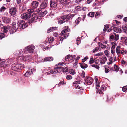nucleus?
<instances>
[{"label": "nucleus", "mask_w": 127, "mask_h": 127, "mask_svg": "<svg viewBox=\"0 0 127 127\" xmlns=\"http://www.w3.org/2000/svg\"><path fill=\"white\" fill-rule=\"evenodd\" d=\"M64 30H63L61 32V33L60 35H63L64 37L63 38V37H61L60 39V40L62 41L64 39H66L67 37L69 36V32L70 31V29L69 28L68 26H65L64 27Z\"/></svg>", "instance_id": "obj_1"}, {"label": "nucleus", "mask_w": 127, "mask_h": 127, "mask_svg": "<svg viewBox=\"0 0 127 127\" xmlns=\"http://www.w3.org/2000/svg\"><path fill=\"white\" fill-rule=\"evenodd\" d=\"M12 69L14 70L17 71L22 70L24 68L23 64L20 63H15L13 64L11 67Z\"/></svg>", "instance_id": "obj_2"}, {"label": "nucleus", "mask_w": 127, "mask_h": 127, "mask_svg": "<svg viewBox=\"0 0 127 127\" xmlns=\"http://www.w3.org/2000/svg\"><path fill=\"white\" fill-rule=\"evenodd\" d=\"M28 12L27 13H23L22 14L21 17L22 19L25 20L28 19L34 11V10L32 9H30L28 10Z\"/></svg>", "instance_id": "obj_3"}, {"label": "nucleus", "mask_w": 127, "mask_h": 127, "mask_svg": "<svg viewBox=\"0 0 127 127\" xmlns=\"http://www.w3.org/2000/svg\"><path fill=\"white\" fill-rule=\"evenodd\" d=\"M35 48L34 46H29L26 47L24 49V53L25 54L32 53L34 52Z\"/></svg>", "instance_id": "obj_4"}, {"label": "nucleus", "mask_w": 127, "mask_h": 127, "mask_svg": "<svg viewBox=\"0 0 127 127\" xmlns=\"http://www.w3.org/2000/svg\"><path fill=\"white\" fill-rule=\"evenodd\" d=\"M37 15L34 13L33 14L32 13L30 17H31V19L28 21V23L30 24L33 22H36L37 19H40L39 16H38L37 17Z\"/></svg>", "instance_id": "obj_5"}, {"label": "nucleus", "mask_w": 127, "mask_h": 127, "mask_svg": "<svg viewBox=\"0 0 127 127\" xmlns=\"http://www.w3.org/2000/svg\"><path fill=\"white\" fill-rule=\"evenodd\" d=\"M18 29H24L27 26V24L23 20H20L17 23Z\"/></svg>", "instance_id": "obj_6"}, {"label": "nucleus", "mask_w": 127, "mask_h": 127, "mask_svg": "<svg viewBox=\"0 0 127 127\" xmlns=\"http://www.w3.org/2000/svg\"><path fill=\"white\" fill-rule=\"evenodd\" d=\"M60 0H51L50 2V5L51 8H56L58 4H59Z\"/></svg>", "instance_id": "obj_7"}, {"label": "nucleus", "mask_w": 127, "mask_h": 127, "mask_svg": "<svg viewBox=\"0 0 127 127\" xmlns=\"http://www.w3.org/2000/svg\"><path fill=\"white\" fill-rule=\"evenodd\" d=\"M109 39L111 41L114 40L117 41L119 39V35L116 34L115 33H113L110 34Z\"/></svg>", "instance_id": "obj_8"}, {"label": "nucleus", "mask_w": 127, "mask_h": 127, "mask_svg": "<svg viewBox=\"0 0 127 127\" xmlns=\"http://www.w3.org/2000/svg\"><path fill=\"white\" fill-rule=\"evenodd\" d=\"M17 11V8L15 7H12L10 9L9 13L11 16L15 17L16 15V13Z\"/></svg>", "instance_id": "obj_9"}, {"label": "nucleus", "mask_w": 127, "mask_h": 127, "mask_svg": "<svg viewBox=\"0 0 127 127\" xmlns=\"http://www.w3.org/2000/svg\"><path fill=\"white\" fill-rule=\"evenodd\" d=\"M12 26L10 28V32L11 34H13L16 31V27L15 25L16 23L14 22L12 23Z\"/></svg>", "instance_id": "obj_10"}, {"label": "nucleus", "mask_w": 127, "mask_h": 127, "mask_svg": "<svg viewBox=\"0 0 127 127\" xmlns=\"http://www.w3.org/2000/svg\"><path fill=\"white\" fill-rule=\"evenodd\" d=\"M104 0H95V2L94 3L93 5L97 7L99 6V8L101 7L100 4H103L104 3Z\"/></svg>", "instance_id": "obj_11"}, {"label": "nucleus", "mask_w": 127, "mask_h": 127, "mask_svg": "<svg viewBox=\"0 0 127 127\" xmlns=\"http://www.w3.org/2000/svg\"><path fill=\"white\" fill-rule=\"evenodd\" d=\"M76 57V56L74 55H70L69 54L67 55L65 57L64 59L65 61L64 62H68L70 60H72L74 58H75Z\"/></svg>", "instance_id": "obj_12"}, {"label": "nucleus", "mask_w": 127, "mask_h": 127, "mask_svg": "<svg viewBox=\"0 0 127 127\" xmlns=\"http://www.w3.org/2000/svg\"><path fill=\"white\" fill-rule=\"evenodd\" d=\"M2 20L3 22L5 23L9 24L10 23L11 19L8 17H4L2 18Z\"/></svg>", "instance_id": "obj_13"}, {"label": "nucleus", "mask_w": 127, "mask_h": 127, "mask_svg": "<svg viewBox=\"0 0 127 127\" xmlns=\"http://www.w3.org/2000/svg\"><path fill=\"white\" fill-rule=\"evenodd\" d=\"M48 0H45L42 2L40 5V7L41 9H44L46 8L48 6Z\"/></svg>", "instance_id": "obj_14"}, {"label": "nucleus", "mask_w": 127, "mask_h": 127, "mask_svg": "<svg viewBox=\"0 0 127 127\" xmlns=\"http://www.w3.org/2000/svg\"><path fill=\"white\" fill-rule=\"evenodd\" d=\"M86 77L87 78L85 80L86 83L88 85H91L93 82V79L90 77Z\"/></svg>", "instance_id": "obj_15"}, {"label": "nucleus", "mask_w": 127, "mask_h": 127, "mask_svg": "<svg viewBox=\"0 0 127 127\" xmlns=\"http://www.w3.org/2000/svg\"><path fill=\"white\" fill-rule=\"evenodd\" d=\"M10 26L9 25L7 26H3L2 28V32L6 34H7V33L8 32L9 28Z\"/></svg>", "instance_id": "obj_16"}, {"label": "nucleus", "mask_w": 127, "mask_h": 127, "mask_svg": "<svg viewBox=\"0 0 127 127\" xmlns=\"http://www.w3.org/2000/svg\"><path fill=\"white\" fill-rule=\"evenodd\" d=\"M34 71V69L28 70L24 74L25 76L26 77L29 76L31 74L33 73Z\"/></svg>", "instance_id": "obj_17"}, {"label": "nucleus", "mask_w": 127, "mask_h": 127, "mask_svg": "<svg viewBox=\"0 0 127 127\" xmlns=\"http://www.w3.org/2000/svg\"><path fill=\"white\" fill-rule=\"evenodd\" d=\"M39 3L36 1H35L32 2L31 4V6L33 8H36L38 5Z\"/></svg>", "instance_id": "obj_18"}, {"label": "nucleus", "mask_w": 127, "mask_h": 127, "mask_svg": "<svg viewBox=\"0 0 127 127\" xmlns=\"http://www.w3.org/2000/svg\"><path fill=\"white\" fill-rule=\"evenodd\" d=\"M60 71H58V69L56 68H54V69L50 70V71L47 72V73L48 75L50 74H52L53 73H59Z\"/></svg>", "instance_id": "obj_19"}, {"label": "nucleus", "mask_w": 127, "mask_h": 127, "mask_svg": "<svg viewBox=\"0 0 127 127\" xmlns=\"http://www.w3.org/2000/svg\"><path fill=\"white\" fill-rule=\"evenodd\" d=\"M61 20L58 21V23L59 24H61L67 21L66 19L65 18L64 15L62 16L61 17Z\"/></svg>", "instance_id": "obj_20"}, {"label": "nucleus", "mask_w": 127, "mask_h": 127, "mask_svg": "<svg viewBox=\"0 0 127 127\" xmlns=\"http://www.w3.org/2000/svg\"><path fill=\"white\" fill-rule=\"evenodd\" d=\"M69 0H60L59 4H62V5L65 6L68 4L69 2Z\"/></svg>", "instance_id": "obj_21"}, {"label": "nucleus", "mask_w": 127, "mask_h": 127, "mask_svg": "<svg viewBox=\"0 0 127 127\" xmlns=\"http://www.w3.org/2000/svg\"><path fill=\"white\" fill-rule=\"evenodd\" d=\"M75 15V14H69L64 15L65 19L67 21H68L70 18H73Z\"/></svg>", "instance_id": "obj_22"}, {"label": "nucleus", "mask_w": 127, "mask_h": 127, "mask_svg": "<svg viewBox=\"0 0 127 127\" xmlns=\"http://www.w3.org/2000/svg\"><path fill=\"white\" fill-rule=\"evenodd\" d=\"M57 69H58V70H60V69H62L64 72H68V69L67 67L64 68L63 67H59L57 68Z\"/></svg>", "instance_id": "obj_23"}, {"label": "nucleus", "mask_w": 127, "mask_h": 127, "mask_svg": "<svg viewBox=\"0 0 127 127\" xmlns=\"http://www.w3.org/2000/svg\"><path fill=\"white\" fill-rule=\"evenodd\" d=\"M113 30L114 31L117 33H121V29L117 27H114L113 28Z\"/></svg>", "instance_id": "obj_24"}, {"label": "nucleus", "mask_w": 127, "mask_h": 127, "mask_svg": "<svg viewBox=\"0 0 127 127\" xmlns=\"http://www.w3.org/2000/svg\"><path fill=\"white\" fill-rule=\"evenodd\" d=\"M47 13V10H45L43 12H42L41 14H39V15L38 16H39L40 17V19L42 17L45 16Z\"/></svg>", "instance_id": "obj_25"}, {"label": "nucleus", "mask_w": 127, "mask_h": 127, "mask_svg": "<svg viewBox=\"0 0 127 127\" xmlns=\"http://www.w3.org/2000/svg\"><path fill=\"white\" fill-rule=\"evenodd\" d=\"M53 58L52 57H47L44 59V60L45 61H51L53 60Z\"/></svg>", "instance_id": "obj_26"}, {"label": "nucleus", "mask_w": 127, "mask_h": 127, "mask_svg": "<svg viewBox=\"0 0 127 127\" xmlns=\"http://www.w3.org/2000/svg\"><path fill=\"white\" fill-rule=\"evenodd\" d=\"M122 29L124 32L127 33V25H124L122 27Z\"/></svg>", "instance_id": "obj_27"}, {"label": "nucleus", "mask_w": 127, "mask_h": 127, "mask_svg": "<svg viewBox=\"0 0 127 127\" xmlns=\"http://www.w3.org/2000/svg\"><path fill=\"white\" fill-rule=\"evenodd\" d=\"M80 64V66L83 69H85L87 68L88 67V65L85 64L83 63L82 64L79 63Z\"/></svg>", "instance_id": "obj_28"}, {"label": "nucleus", "mask_w": 127, "mask_h": 127, "mask_svg": "<svg viewBox=\"0 0 127 127\" xmlns=\"http://www.w3.org/2000/svg\"><path fill=\"white\" fill-rule=\"evenodd\" d=\"M120 47L119 46H117L116 49V52L117 54L118 55L120 53Z\"/></svg>", "instance_id": "obj_29"}, {"label": "nucleus", "mask_w": 127, "mask_h": 127, "mask_svg": "<svg viewBox=\"0 0 127 127\" xmlns=\"http://www.w3.org/2000/svg\"><path fill=\"white\" fill-rule=\"evenodd\" d=\"M81 20V17H78L76 20H75V23L76 24V25L78 24L79 23L80 21Z\"/></svg>", "instance_id": "obj_30"}, {"label": "nucleus", "mask_w": 127, "mask_h": 127, "mask_svg": "<svg viewBox=\"0 0 127 127\" xmlns=\"http://www.w3.org/2000/svg\"><path fill=\"white\" fill-rule=\"evenodd\" d=\"M42 11L41 9H38L37 10V13H36L37 15H39V14H40L41 12H42Z\"/></svg>", "instance_id": "obj_31"}, {"label": "nucleus", "mask_w": 127, "mask_h": 127, "mask_svg": "<svg viewBox=\"0 0 127 127\" xmlns=\"http://www.w3.org/2000/svg\"><path fill=\"white\" fill-rule=\"evenodd\" d=\"M112 47H111V49H115L116 46L117 45L116 43L115 42H113L112 43Z\"/></svg>", "instance_id": "obj_32"}, {"label": "nucleus", "mask_w": 127, "mask_h": 127, "mask_svg": "<svg viewBox=\"0 0 127 127\" xmlns=\"http://www.w3.org/2000/svg\"><path fill=\"white\" fill-rule=\"evenodd\" d=\"M32 57L31 55H27L26 56L27 61H30L32 59Z\"/></svg>", "instance_id": "obj_33"}, {"label": "nucleus", "mask_w": 127, "mask_h": 127, "mask_svg": "<svg viewBox=\"0 0 127 127\" xmlns=\"http://www.w3.org/2000/svg\"><path fill=\"white\" fill-rule=\"evenodd\" d=\"M119 67L117 65H116L115 64L114 65V69H115V70L117 72L118 71L119 69Z\"/></svg>", "instance_id": "obj_34"}, {"label": "nucleus", "mask_w": 127, "mask_h": 127, "mask_svg": "<svg viewBox=\"0 0 127 127\" xmlns=\"http://www.w3.org/2000/svg\"><path fill=\"white\" fill-rule=\"evenodd\" d=\"M95 13V12H90L88 14V16L92 17H94Z\"/></svg>", "instance_id": "obj_35"}, {"label": "nucleus", "mask_w": 127, "mask_h": 127, "mask_svg": "<svg viewBox=\"0 0 127 127\" xmlns=\"http://www.w3.org/2000/svg\"><path fill=\"white\" fill-rule=\"evenodd\" d=\"M100 16V13L99 12H97L96 14L95 15V17L96 18H98Z\"/></svg>", "instance_id": "obj_36"}, {"label": "nucleus", "mask_w": 127, "mask_h": 127, "mask_svg": "<svg viewBox=\"0 0 127 127\" xmlns=\"http://www.w3.org/2000/svg\"><path fill=\"white\" fill-rule=\"evenodd\" d=\"M54 38L52 37H50L48 39L49 42V43H52L54 40Z\"/></svg>", "instance_id": "obj_37"}, {"label": "nucleus", "mask_w": 127, "mask_h": 127, "mask_svg": "<svg viewBox=\"0 0 127 127\" xmlns=\"http://www.w3.org/2000/svg\"><path fill=\"white\" fill-rule=\"evenodd\" d=\"M93 67H94L95 68L99 69V67L98 65H97L94 64V65H91Z\"/></svg>", "instance_id": "obj_38"}, {"label": "nucleus", "mask_w": 127, "mask_h": 127, "mask_svg": "<svg viewBox=\"0 0 127 127\" xmlns=\"http://www.w3.org/2000/svg\"><path fill=\"white\" fill-rule=\"evenodd\" d=\"M80 39V37H78L77 39V44L78 45L80 44L81 43V41Z\"/></svg>", "instance_id": "obj_39"}, {"label": "nucleus", "mask_w": 127, "mask_h": 127, "mask_svg": "<svg viewBox=\"0 0 127 127\" xmlns=\"http://www.w3.org/2000/svg\"><path fill=\"white\" fill-rule=\"evenodd\" d=\"M6 9V8L5 7L2 6L0 8V11L2 12H3Z\"/></svg>", "instance_id": "obj_40"}, {"label": "nucleus", "mask_w": 127, "mask_h": 127, "mask_svg": "<svg viewBox=\"0 0 127 127\" xmlns=\"http://www.w3.org/2000/svg\"><path fill=\"white\" fill-rule=\"evenodd\" d=\"M20 59H21L23 61H27L26 56H22L21 58Z\"/></svg>", "instance_id": "obj_41"}, {"label": "nucleus", "mask_w": 127, "mask_h": 127, "mask_svg": "<svg viewBox=\"0 0 127 127\" xmlns=\"http://www.w3.org/2000/svg\"><path fill=\"white\" fill-rule=\"evenodd\" d=\"M70 74L73 75H74L76 73L74 70L73 69H71L70 71Z\"/></svg>", "instance_id": "obj_42"}, {"label": "nucleus", "mask_w": 127, "mask_h": 127, "mask_svg": "<svg viewBox=\"0 0 127 127\" xmlns=\"http://www.w3.org/2000/svg\"><path fill=\"white\" fill-rule=\"evenodd\" d=\"M72 77L71 75H68L66 76V78L68 80L71 79Z\"/></svg>", "instance_id": "obj_43"}, {"label": "nucleus", "mask_w": 127, "mask_h": 127, "mask_svg": "<svg viewBox=\"0 0 127 127\" xmlns=\"http://www.w3.org/2000/svg\"><path fill=\"white\" fill-rule=\"evenodd\" d=\"M99 49V48H98L97 47H96V48L94 49L92 51V52L93 53H95Z\"/></svg>", "instance_id": "obj_44"}, {"label": "nucleus", "mask_w": 127, "mask_h": 127, "mask_svg": "<svg viewBox=\"0 0 127 127\" xmlns=\"http://www.w3.org/2000/svg\"><path fill=\"white\" fill-rule=\"evenodd\" d=\"M66 83L65 82H64L63 81L60 82L59 83L58 86H59L61 85H64V84H66Z\"/></svg>", "instance_id": "obj_45"}, {"label": "nucleus", "mask_w": 127, "mask_h": 127, "mask_svg": "<svg viewBox=\"0 0 127 127\" xmlns=\"http://www.w3.org/2000/svg\"><path fill=\"white\" fill-rule=\"evenodd\" d=\"M57 29V28L55 27H51L50 28V29L51 30V31H53L54 30H56Z\"/></svg>", "instance_id": "obj_46"}, {"label": "nucleus", "mask_w": 127, "mask_h": 127, "mask_svg": "<svg viewBox=\"0 0 127 127\" xmlns=\"http://www.w3.org/2000/svg\"><path fill=\"white\" fill-rule=\"evenodd\" d=\"M127 90V85L123 87L122 88V91L125 92Z\"/></svg>", "instance_id": "obj_47"}, {"label": "nucleus", "mask_w": 127, "mask_h": 127, "mask_svg": "<svg viewBox=\"0 0 127 127\" xmlns=\"http://www.w3.org/2000/svg\"><path fill=\"white\" fill-rule=\"evenodd\" d=\"M94 61V60H93V58L92 57H91L90 59V60L89 61V63L90 64H91L92 63H93Z\"/></svg>", "instance_id": "obj_48"}, {"label": "nucleus", "mask_w": 127, "mask_h": 127, "mask_svg": "<svg viewBox=\"0 0 127 127\" xmlns=\"http://www.w3.org/2000/svg\"><path fill=\"white\" fill-rule=\"evenodd\" d=\"M19 8L20 9L22 10V11H24L25 10V7L23 5L22 8H21V6H20V7H19Z\"/></svg>", "instance_id": "obj_49"}, {"label": "nucleus", "mask_w": 127, "mask_h": 127, "mask_svg": "<svg viewBox=\"0 0 127 127\" xmlns=\"http://www.w3.org/2000/svg\"><path fill=\"white\" fill-rule=\"evenodd\" d=\"M103 54V52H100L96 54L95 55L96 56H102Z\"/></svg>", "instance_id": "obj_50"}, {"label": "nucleus", "mask_w": 127, "mask_h": 127, "mask_svg": "<svg viewBox=\"0 0 127 127\" xmlns=\"http://www.w3.org/2000/svg\"><path fill=\"white\" fill-rule=\"evenodd\" d=\"M85 72L84 71H83L81 75V77L83 78H84L85 77Z\"/></svg>", "instance_id": "obj_51"}, {"label": "nucleus", "mask_w": 127, "mask_h": 127, "mask_svg": "<svg viewBox=\"0 0 127 127\" xmlns=\"http://www.w3.org/2000/svg\"><path fill=\"white\" fill-rule=\"evenodd\" d=\"M108 52L109 51H108L107 50H105L104 51V52L105 54L106 55V56H108V55H109V54H108Z\"/></svg>", "instance_id": "obj_52"}, {"label": "nucleus", "mask_w": 127, "mask_h": 127, "mask_svg": "<svg viewBox=\"0 0 127 127\" xmlns=\"http://www.w3.org/2000/svg\"><path fill=\"white\" fill-rule=\"evenodd\" d=\"M96 89H97V90H98V88L100 86V83L99 82H98L97 83V84H96Z\"/></svg>", "instance_id": "obj_53"}, {"label": "nucleus", "mask_w": 127, "mask_h": 127, "mask_svg": "<svg viewBox=\"0 0 127 127\" xmlns=\"http://www.w3.org/2000/svg\"><path fill=\"white\" fill-rule=\"evenodd\" d=\"M81 7L80 6H78L76 7L75 9L76 10L80 11L81 10Z\"/></svg>", "instance_id": "obj_54"}, {"label": "nucleus", "mask_w": 127, "mask_h": 127, "mask_svg": "<svg viewBox=\"0 0 127 127\" xmlns=\"http://www.w3.org/2000/svg\"><path fill=\"white\" fill-rule=\"evenodd\" d=\"M120 53L124 55L126 54V51H125L123 50H122L121 52Z\"/></svg>", "instance_id": "obj_55"}, {"label": "nucleus", "mask_w": 127, "mask_h": 127, "mask_svg": "<svg viewBox=\"0 0 127 127\" xmlns=\"http://www.w3.org/2000/svg\"><path fill=\"white\" fill-rule=\"evenodd\" d=\"M75 87L77 89H80V88H81L79 86V85H78L77 84H76L75 85Z\"/></svg>", "instance_id": "obj_56"}, {"label": "nucleus", "mask_w": 127, "mask_h": 127, "mask_svg": "<svg viewBox=\"0 0 127 127\" xmlns=\"http://www.w3.org/2000/svg\"><path fill=\"white\" fill-rule=\"evenodd\" d=\"M99 60L97 59L96 58H95L94 59V62L96 64H98L97 61H98Z\"/></svg>", "instance_id": "obj_57"}, {"label": "nucleus", "mask_w": 127, "mask_h": 127, "mask_svg": "<svg viewBox=\"0 0 127 127\" xmlns=\"http://www.w3.org/2000/svg\"><path fill=\"white\" fill-rule=\"evenodd\" d=\"M0 66L1 67H4L5 64L4 63H1L0 62Z\"/></svg>", "instance_id": "obj_58"}, {"label": "nucleus", "mask_w": 127, "mask_h": 127, "mask_svg": "<svg viewBox=\"0 0 127 127\" xmlns=\"http://www.w3.org/2000/svg\"><path fill=\"white\" fill-rule=\"evenodd\" d=\"M110 71V70H109V69H107V68H105V72L106 73H108V72H109Z\"/></svg>", "instance_id": "obj_59"}, {"label": "nucleus", "mask_w": 127, "mask_h": 127, "mask_svg": "<svg viewBox=\"0 0 127 127\" xmlns=\"http://www.w3.org/2000/svg\"><path fill=\"white\" fill-rule=\"evenodd\" d=\"M102 59L103 61H106L107 60V58L105 57H103Z\"/></svg>", "instance_id": "obj_60"}, {"label": "nucleus", "mask_w": 127, "mask_h": 127, "mask_svg": "<svg viewBox=\"0 0 127 127\" xmlns=\"http://www.w3.org/2000/svg\"><path fill=\"white\" fill-rule=\"evenodd\" d=\"M98 44L99 46V47H101V48H102V46L103 45V44L100 42H99L98 43Z\"/></svg>", "instance_id": "obj_61"}, {"label": "nucleus", "mask_w": 127, "mask_h": 127, "mask_svg": "<svg viewBox=\"0 0 127 127\" xmlns=\"http://www.w3.org/2000/svg\"><path fill=\"white\" fill-rule=\"evenodd\" d=\"M53 34L54 36L55 37H57L58 36V34L56 32H54L53 33Z\"/></svg>", "instance_id": "obj_62"}, {"label": "nucleus", "mask_w": 127, "mask_h": 127, "mask_svg": "<svg viewBox=\"0 0 127 127\" xmlns=\"http://www.w3.org/2000/svg\"><path fill=\"white\" fill-rule=\"evenodd\" d=\"M121 40H125L126 39H127V38L126 37H121Z\"/></svg>", "instance_id": "obj_63"}, {"label": "nucleus", "mask_w": 127, "mask_h": 127, "mask_svg": "<svg viewBox=\"0 0 127 127\" xmlns=\"http://www.w3.org/2000/svg\"><path fill=\"white\" fill-rule=\"evenodd\" d=\"M115 49H111V53L114 56V53H115Z\"/></svg>", "instance_id": "obj_64"}]
</instances>
